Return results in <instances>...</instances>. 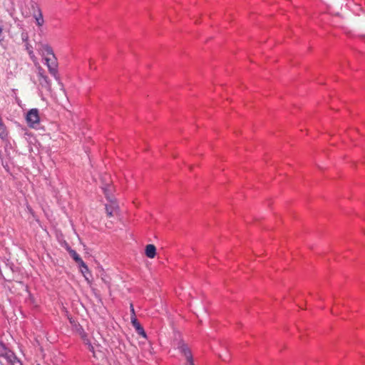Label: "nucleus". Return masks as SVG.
<instances>
[{"label":"nucleus","mask_w":365,"mask_h":365,"mask_svg":"<svg viewBox=\"0 0 365 365\" xmlns=\"http://www.w3.org/2000/svg\"><path fill=\"white\" fill-rule=\"evenodd\" d=\"M28 125L31 128H35L39 124L40 117L39 112L37 108H32L28 111L26 116Z\"/></svg>","instance_id":"3"},{"label":"nucleus","mask_w":365,"mask_h":365,"mask_svg":"<svg viewBox=\"0 0 365 365\" xmlns=\"http://www.w3.org/2000/svg\"><path fill=\"white\" fill-rule=\"evenodd\" d=\"M130 312H132V314L133 315V317H135V311H134V308H133V304H130Z\"/></svg>","instance_id":"16"},{"label":"nucleus","mask_w":365,"mask_h":365,"mask_svg":"<svg viewBox=\"0 0 365 365\" xmlns=\"http://www.w3.org/2000/svg\"><path fill=\"white\" fill-rule=\"evenodd\" d=\"M70 256L74 259V261L78 263V264H83V261L79 256V255L73 250L68 249V250Z\"/></svg>","instance_id":"11"},{"label":"nucleus","mask_w":365,"mask_h":365,"mask_svg":"<svg viewBox=\"0 0 365 365\" xmlns=\"http://www.w3.org/2000/svg\"><path fill=\"white\" fill-rule=\"evenodd\" d=\"M45 65L47 66L48 72L55 79L59 80L58 62L56 56H46L43 58Z\"/></svg>","instance_id":"1"},{"label":"nucleus","mask_w":365,"mask_h":365,"mask_svg":"<svg viewBox=\"0 0 365 365\" xmlns=\"http://www.w3.org/2000/svg\"><path fill=\"white\" fill-rule=\"evenodd\" d=\"M103 192L108 200H110V203L109 205H106V213L109 217L113 215V213L118 209V205L115 201H113L110 199L109 195V192H110V187L108 185L102 187Z\"/></svg>","instance_id":"2"},{"label":"nucleus","mask_w":365,"mask_h":365,"mask_svg":"<svg viewBox=\"0 0 365 365\" xmlns=\"http://www.w3.org/2000/svg\"><path fill=\"white\" fill-rule=\"evenodd\" d=\"M78 266L80 267L81 272L85 277L86 280L89 282L88 275H91V274H90V272H89V269H88L87 265L83 262V264H78Z\"/></svg>","instance_id":"12"},{"label":"nucleus","mask_w":365,"mask_h":365,"mask_svg":"<svg viewBox=\"0 0 365 365\" xmlns=\"http://www.w3.org/2000/svg\"><path fill=\"white\" fill-rule=\"evenodd\" d=\"M92 65H93V60H92V59H90V60H89V66H90V68H91V69L92 68Z\"/></svg>","instance_id":"17"},{"label":"nucleus","mask_w":365,"mask_h":365,"mask_svg":"<svg viewBox=\"0 0 365 365\" xmlns=\"http://www.w3.org/2000/svg\"><path fill=\"white\" fill-rule=\"evenodd\" d=\"M38 51L43 58L46 56H55L52 48L47 43L38 44Z\"/></svg>","instance_id":"5"},{"label":"nucleus","mask_w":365,"mask_h":365,"mask_svg":"<svg viewBox=\"0 0 365 365\" xmlns=\"http://www.w3.org/2000/svg\"><path fill=\"white\" fill-rule=\"evenodd\" d=\"M32 8L34 9V18L36 20V24L38 26H42L44 24V20L41 9L36 4H33Z\"/></svg>","instance_id":"6"},{"label":"nucleus","mask_w":365,"mask_h":365,"mask_svg":"<svg viewBox=\"0 0 365 365\" xmlns=\"http://www.w3.org/2000/svg\"><path fill=\"white\" fill-rule=\"evenodd\" d=\"M4 28H3V24H2V21H0V43H1L3 41H4Z\"/></svg>","instance_id":"15"},{"label":"nucleus","mask_w":365,"mask_h":365,"mask_svg":"<svg viewBox=\"0 0 365 365\" xmlns=\"http://www.w3.org/2000/svg\"><path fill=\"white\" fill-rule=\"evenodd\" d=\"M6 135V128L2 123L1 119L0 118V137L2 138Z\"/></svg>","instance_id":"13"},{"label":"nucleus","mask_w":365,"mask_h":365,"mask_svg":"<svg viewBox=\"0 0 365 365\" xmlns=\"http://www.w3.org/2000/svg\"><path fill=\"white\" fill-rule=\"evenodd\" d=\"M145 255L150 259L155 257L156 255V248L153 245H148L145 247Z\"/></svg>","instance_id":"8"},{"label":"nucleus","mask_w":365,"mask_h":365,"mask_svg":"<svg viewBox=\"0 0 365 365\" xmlns=\"http://www.w3.org/2000/svg\"><path fill=\"white\" fill-rule=\"evenodd\" d=\"M37 74L38 78L45 76V71L40 66H38L37 67Z\"/></svg>","instance_id":"14"},{"label":"nucleus","mask_w":365,"mask_h":365,"mask_svg":"<svg viewBox=\"0 0 365 365\" xmlns=\"http://www.w3.org/2000/svg\"><path fill=\"white\" fill-rule=\"evenodd\" d=\"M36 365H40V364H36Z\"/></svg>","instance_id":"20"},{"label":"nucleus","mask_w":365,"mask_h":365,"mask_svg":"<svg viewBox=\"0 0 365 365\" xmlns=\"http://www.w3.org/2000/svg\"><path fill=\"white\" fill-rule=\"evenodd\" d=\"M6 357L12 365H23L22 362L12 353L6 354Z\"/></svg>","instance_id":"10"},{"label":"nucleus","mask_w":365,"mask_h":365,"mask_svg":"<svg viewBox=\"0 0 365 365\" xmlns=\"http://www.w3.org/2000/svg\"><path fill=\"white\" fill-rule=\"evenodd\" d=\"M0 346H1L3 349H5V345L4 344L3 342L0 341Z\"/></svg>","instance_id":"18"},{"label":"nucleus","mask_w":365,"mask_h":365,"mask_svg":"<svg viewBox=\"0 0 365 365\" xmlns=\"http://www.w3.org/2000/svg\"><path fill=\"white\" fill-rule=\"evenodd\" d=\"M178 349L180 353L182 354L187 359V365H195L191 351L187 344L183 341H180L178 344Z\"/></svg>","instance_id":"4"},{"label":"nucleus","mask_w":365,"mask_h":365,"mask_svg":"<svg viewBox=\"0 0 365 365\" xmlns=\"http://www.w3.org/2000/svg\"><path fill=\"white\" fill-rule=\"evenodd\" d=\"M29 55H30V56H31V58H34V53H33V51H30V52H29Z\"/></svg>","instance_id":"19"},{"label":"nucleus","mask_w":365,"mask_h":365,"mask_svg":"<svg viewBox=\"0 0 365 365\" xmlns=\"http://www.w3.org/2000/svg\"><path fill=\"white\" fill-rule=\"evenodd\" d=\"M131 322H132L133 325L136 329L138 333L139 334L142 335L143 336L145 337L146 336L145 332L143 328L140 326V324L137 321L136 318L131 317Z\"/></svg>","instance_id":"9"},{"label":"nucleus","mask_w":365,"mask_h":365,"mask_svg":"<svg viewBox=\"0 0 365 365\" xmlns=\"http://www.w3.org/2000/svg\"><path fill=\"white\" fill-rule=\"evenodd\" d=\"M39 85L47 91L51 90V82L46 75L38 78Z\"/></svg>","instance_id":"7"}]
</instances>
